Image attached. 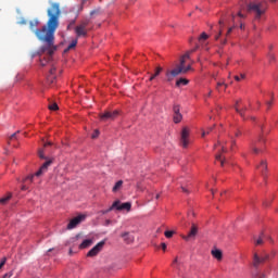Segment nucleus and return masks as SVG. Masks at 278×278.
I'll return each instance as SVG.
<instances>
[{"instance_id":"nucleus-1","label":"nucleus","mask_w":278,"mask_h":278,"mask_svg":"<svg viewBox=\"0 0 278 278\" xmlns=\"http://www.w3.org/2000/svg\"><path fill=\"white\" fill-rule=\"evenodd\" d=\"M48 22L42 28L35 30V35L41 42H46L40 49L41 53H49L53 55L58 51V46H55V31L60 27V15L62 11L60 10V3L53 2L48 9Z\"/></svg>"},{"instance_id":"nucleus-2","label":"nucleus","mask_w":278,"mask_h":278,"mask_svg":"<svg viewBox=\"0 0 278 278\" xmlns=\"http://www.w3.org/2000/svg\"><path fill=\"white\" fill-rule=\"evenodd\" d=\"M198 49L199 46H197L194 49L187 51L180 58V63L177 64L174 70L166 72L165 75L167 77V81H173V79H175V77H178V75H186L188 71H192V64H194V61H191V63H189L187 66L186 63L188 62V60H190V55H192V53H194V51H197Z\"/></svg>"},{"instance_id":"nucleus-3","label":"nucleus","mask_w":278,"mask_h":278,"mask_svg":"<svg viewBox=\"0 0 278 278\" xmlns=\"http://www.w3.org/2000/svg\"><path fill=\"white\" fill-rule=\"evenodd\" d=\"M53 164V160L49 159L47 160L39 168L38 172H36L34 175L27 176L24 180H23V185L21 190L25 191V190H29V184H34V178L35 177H40L41 175H45V173H47V170H49V166Z\"/></svg>"},{"instance_id":"nucleus-4","label":"nucleus","mask_w":278,"mask_h":278,"mask_svg":"<svg viewBox=\"0 0 278 278\" xmlns=\"http://www.w3.org/2000/svg\"><path fill=\"white\" fill-rule=\"evenodd\" d=\"M249 10L253 12L256 21H260L266 14V7L262 3H250Z\"/></svg>"},{"instance_id":"nucleus-5","label":"nucleus","mask_w":278,"mask_h":278,"mask_svg":"<svg viewBox=\"0 0 278 278\" xmlns=\"http://www.w3.org/2000/svg\"><path fill=\"white\" fill-rule=\"evenodd\" d=\"M218 147H220V149L218 150V153L215 155V160L217 162H220V166H225L227 160L225 159V156H223V153H227V148H225V146H220V142L215 144V149H218Z\"/></svg>"},{"instance_id":"nucleus-6","label":"nucleus","mask_w":278,"mask_h":278,"mask_svg":"<svg viewBox=\"0 0 278 278\" xmlns=\"http://www.w3.org/2000/svg\"><path fill=\"white\" fill-rule=\"evenodd\" d=\"M268 260H270V254L258 255L257 253H255L253 256V266L257 268L260 264H264V262H268Z\"/></svg>"},{"instance_id":"nucleus-7","label":"nucleus","mask_w":278,"mask_h":278,"mask_svg":"<svg viewBox=\"0 0 278 278\" xmlns=\"http://www.w3.org/2000/svg\"><path fill=\"white\" fill-rule=\"evenodd\" d=\"M190 128L184 127L180 136V142L184 149L188 148V144H190Z\"/></svg>"},{"instance_id":"nucleus-8","label":"nucleus","mask_w":278,"mask_h":278,"mask_svg":"<svg viewBox=\"0 0 278 278\" xmlns=\"http://www.w3.org/2000/svg\"><path fill=\"white\" fill-rule=\"evenodd\" d=\"M103 247H105V241H100L87 253V257H96V255H99V253H101Z\"/></svg>"},{"instance_id":"nucleus-9","label":"nucleus","mask_w":278,"mask_h":278,"mask_svg":"<svg viewBox=\"0 0 278 278\" xmlns=\"http://www.w3.org/2000/svg\"><path fill=\"white\" fill-rule=\"evenodd\" d=\"M84 220H86V215H78V216L72 218L70 220V223L67 224V229H75V227H77V225H80L81 223H84Z\"/></svg>"},{"instance_id":"nucleus-10","label":"nucleus","mask_w":278,"mask_h":278,"mask_svg":"<svg viewBox=\"0 0 278 278\" xmlns=\"http://www.w3.org/2000/svg\"><path fill=\"white\" fill-rule=\"evenodd\" d=\"M242 18H244L242 11H239L237 15H233L232 16L233 27L240 26V29H242V26H243Z\"/></svg>"},{"instance_id":"nucleus-11","label":"nucleus","mask_w":278,"mask_h":278,"mask_svg":"<svg viewBox=\"0 0 278 278\" xmlns=\"http://www.w3.org/2000/svg\"><path fill=\"white\" fill-rule=\"evenodd\" d=\"M76 38H86L88 36V28L77 25L75 27Z\"/></svg>"},{"instance_id":"nucleus-12","label":"nucleus","mask_w":278,"mask_h":278,"mask_svg":"<svg viewBox=\"0 0 278 278\" xmlns=\"http://www.w3.org/2000/svg\"><path fill=\"white\" fill-rule=\"evenodd\" d=\"M118 116V111H114V112H105L103 114L100 115L101 121H110V119H114L115 117Z\"/></svg>"},{"instance_id":"nucleus-13","label":"nucleus","mask_w":278,"mask_h":278,"mask_svg":"<svg viewBox=\"0 0 278 278\" xmlns=\"http://www.w3.org/2000/svg\"><path fill=\"white\" fill-rule=\"evenodd\" d=\"M197 233H199V228L197 227V225L192 224L191 230L189 231V233L187 236H182V238L184 240H190L192 238H195Z\"/></svg>"},{"instance_id":"nucleus-14","label":"nucleus","mask_w":278,"mask_h":278,"mask_svg":"<svg viewBox=\"0 0 278 278\" xmlns=\"http://www.w3.org/2000/svg\"><path fill=\"white\" fill-rule=\"evenodd\" d=\"M257 170H260L263 177H266V170H268V164L266 161H261L260 165H257Z\"/></svg>"},{"instance_id":"nucleus-15","label":"nucleus","mask_w":278,"mask_h":278,"mask_svg":"<svg viewBox=\"0 0 278 278\" xmlns=\"http://www.w3.org/2000/svg\"><path fill=\"white\" fill-rule=\"evenodd\" d=\"M55 71H56V67L54 65H52V67L50 68L48 78H47L49 84H53V81H55Z\"/></svg>"},{"instance_id":"nucleus-16","label":"nucleus","mask_w":278,"mask_h":278,"mask_svg":"<svg viewBox=\"0 0 278 278\" xmlns=\"http://www.w3.org/2000/svg\"><path fill=\"white\" fill-rule=\"evenodd\" d=\"M212 256L217 260V262H220L223 260V251L215 249L211 251Z\"/></svg>"},{"instance_id":"nucleus-17","label":"nucleus","mask_w":278,"mask_h":278,"mask_svg":"<svg viewBox=\"0 0 278 278\" xmlns=\"http://www.w3.org/2000/svg\"><path fill=\"white\" fill-rule=\"evenodd\" d=\"M224 27H225V24L223 23V21H219L217 31H215V37H214L215 40H218V38H220V36L223 35Z\"/></svg>"},{"instance_id":"nucleus-18","label":"nucleus","mask_w":278,"mask_h":278,"mask_svg":"<svg viewBox=\"0 0 278 278\" xmlns=\"http://www.w3.org/2000/svg\"><path fill=\"white\" fill-rule=\"evenodd\" d=\"M38 25H40V21H38L37 18L29 22V28H30L31 31H34L35 34H36V30L38 29V28H37Z\"/></svg>"},{"instance_id":"nucleus-19","label":"nucleus","mask_w":278,"mask_h":278,"mask_svg":"<svg viewBox=\"0 0 278 278\" xmlns=\"http://www.w3.org/2000/svg\"><path fill=\"white\" fill-rule=\"evenodd\" d=\"M94 241L92 239H86L81 242V244L79 245V249H88V247H92V243Z\"/></svg>"},{"instance_id":"nucleus-20","label":"nucleus","mask_w":278,"mask_h":278,"mask_svg":"<svg viewBox=\"0 0 278 278\" xmlns=\"http://www.w3.org/2000/svg\"><path fill=\"white\" fill-rule=\"evenodd\" d=\"M121 207V201H115L109 210L104 211L103 214H108V212H112V210H118Z\"/></svg>"},{"instance_id":"nucleus-21","label":"nucleus","mask_w":278,"mask_h":278,"mask_svg":"<svg viewBox=\"0 0 278 278\" xmlns=\"http://www.w3.org/2000/svg\"><path fill=\"white\" fill-rule=\"evenodd\" d=\"M188 84H190V80H189V79H186V78H179V79L176 81L177 88H179L180 86H188Z\"/></svg>"},{"instance_id":"nucleus-22","label":"nucleus","mask_w":278,"mask_h":278,"mask_svg":"<svg viewBox=\"0 0 278 278\" xmlns=\"http://www.w3.org/2000/svg\"><path fill=\"white\" fill-rule=\"evenodd\" d=\"M162 71H163L162 66H157L155 68V73L152 76H150L149 81H153L155 77L160 76V73H162Z\"/></svg>"},{"instance_id":"nucleus-23","label":"nucleus","mask_w":278,"mask_h":278,"mask_svg":"<svg viewBox=\"0 0 278 278\" xmlns=\"http://www.w3.org/2000/svg\"><path fill=\"white\" fill-rule=\"evenodd\" d=\"M122 238H124L125 242H134V237H131V235H129V232H124L122 233Z\"/></svg>"},{"instance_id":"nucleus-24","label":"nucleus","mask_w":278,"mask_h":278,"mask_svg":"<svg viewBox=\"0 0 278 278\" xmlns=\"http://www.w3.org/2000/svg\"><path fill=\"white\" fill-rule=\"evenodd\" d=\"M118 210H127V212H129V210H131V203L129 202H125L123 204L119 205V207H117Z\"/></svg>"},{"instance_id":"nucleus-25","label":"nucleus","mask_w":278,"mask_h":278,"mask_svg":"<svg viewBox=\"0 0 278 278\" xmlns=\"http://www.w3.org/2000/svg\"><path fill=\"white\" fill-rule=\"evenodd\" d=\"M121 188H123V180H118L115 186L113 187L112 191L113 192H118V190H121Z\"/></svg>"},{"instance_id":"nucleus-26","label":"nucleus","mask_w":278,"mask_h":278,"mask_svg":"<svg viewBox=\"0 0 278 278\" xmlns=\"http://www.w3.org/2000/svg\"><path fill=\"white\" fill-rule=\"evenodd\" d=\"M77 47V38L72 40V42L68 45L67 49H65V53L67 51H71V49H75Z\"/></svg>"},{"instance_id":"nucleus-27","label":"nucleus","mask_w":278,"mask_h":278,"mask_svg":"<svg viewBox=\"0 0 278 278\" xmlns=\"http://www.w3.org/2000/svg\"><path fill=\"white\" fill-rule=\"evenodd\" d=\"M47 54L49 55L48 59L40 60V66H45L46 64H49V62L51 61L53 54L50 55L49 52H47Z\"/></svg>"},{"instance_id":"nucleus-28","label":"nucleus","mask_w":278,"mask_h":278,"mask_svg":"<svg viewBox=\"0 0 278 278\" xmlns=\"http://www.w3.org/2000/svg\"><path fill=\"white\" fill-rule=\"evenodd\" d=\"M173 118H174V123L178 124L180 121L184 119V115H181V113L174 114Z\"/></svg>"},{"instance_id":"nucleus-29","label":"nucleus","mask_w":278,"mask_h":278,"mask_svg":"<svg viewBox=\"0 0 278 278\" xmlns=\"http://www.w3.org/2000/svg\"><path fill=\"white\" fill-rule=\"evenodd\" d=\"M10 199H12V194H9V195H5V197L1 198L0 199V204L5 205V203H8Z\"/></svg>"},{"instance_id":"nucleus-30","label":"nucleus","mask_w":278,"mask_h":278,"mask_svg":"<svg viewBox=\"0 0 278 278\" xmlns=\"http://www.w3.org/2000/svg\"><path fill=\"white\" fill-rule=\"evenodd\" d=\"M78 25H80V27H85V29H88V25H90V20H84Z\"/></svg>"},{"instance_id":"nucleus-31","label":"nucleus","mask_w":278,"mask_h":278,"mask_svg":"<svg viewBox=\"0 0 278 278\" xmlns=\"http://www.w3.org/2000/svg\"><path fill=\"white\" fill-rule=\"evenodd\" d=\"M252 151L253 153H255L256 155L258 153H262V149H260V143H257L256 146L252 147Z\"/></svg>"},{"instance_id":"nucleus-32","label":"nucleus","mask_w":278,"mask_h":278,"mask_svg":"<svg viewBox=\"0 0 278 278\" xmlns=\"http://www.w3.org/2000/svg\"><path fill=\"white\" fill-rule=\"evenodd\" d=\"M254 244L256 247H260L261 244H264V238L258 237L257 239H254Z\"/></svg>"},{"instance_id":"nucleus-33","label":"nucleus","mask_w":278,"mask_h":278,"mask_svg":"<svg viewBox=\"0 0 278 278\" xmlns=\"http://www.w3.org/2000/svg\"><path fill=\"white\" fill-rule=\"evenodd\" d=\"M49 110H51L52 112H56V110H60V108L58 106V103H52L48 105Z\"/></svg>"},{"instance_id":"nucleus-34","label":"nucleus","mask_w":278,"mask_h":278,"mask_svg":"<svg viewBox=\"0 0 278 278\" xmlns=\"http://www.w3.org/2000/svg\"><path fill=\"white\" fill-rule=\"evenodd\" d=\"M223 86H225V80L217 81V85H216L217 92H220V88H223Z\"/></svg>"},{"instance_id":"nucleus-35","label":"nucleus","mask_w":278,"mask_h":278,"mask_svg":"<svg viewBox=\"0 0 278 278\" xmlns=\"http://www.w3.org/2000/svg\"><path fill=\"white\" fill-rule=\"evenodd\" d=\"M240 103H242V101H237L235 109H236V112H238V114L242 116V111H240Z\"/></svg>"},{"instance_id":"nucleus-36","label":"nucleus","mask_w":278,"mask_h":278,"mask_svg":"<svg viewBox=\"0 0 278 278\" xmlns=\"http://www.w3.org/2000/svg\"><path fill=\"white\" fill-rule=\"evenodd\" d=\"M214 130V126L213 127H208L207 130H203L202 131V138H205V136H207L211 131Z\"/></svg>"},{"instance_id":"nucleus-37","label":"nucleus","mask_w":278,"mask_h":278,"mask_svg":"<svg viewBox=\"0 0 278 278\" xmlns=\"http://www.w3.org/2000/svg\"><path fill=\"white\" fill-rule=\"evenodd\" d=\"M173 112H174V114H181L180 108H179L178 104H175V105L173 106Z\"/></svg>"},{"instance_id":"nucleus-38","label":"nucleus","mask_w":278,"mask_h":278,"mask_svg":"<svg viewBox=\"0 0 278 278\" xmlns=\"http://www.w3.org/2000/svg\"><path fill=\"white\" fill-rule=\"evenodd\" d=\"M38 156L40 157V160H47V156H45V150H39Z\"/></svg>"},{"instance_id":"nucleus-39","label":"nucleus","mask_w":278,"mask_h":278,"mask_svg":"<svg viewBox=\"0 0 278 278\" xmlns=\"http://www.w3.org/2000/svg\"><path fill=\"white\" fill-rule=\"evenodd\" d=\"M164 235H165V238H170L172 236H175V231L166 230Z\"/></svg>"},{"instance_id":"nucleus-40","label":"nucleus","mask_w":278,"mask_h":278,"mask_svg":"<svg viewBox=\"0 0 278 278\" xmlns=\"http://www.w3.org/2000/svg\"><path fill=\"white\" fill-rule=\"evenodd\" d=\"M207 38H210V36L206 33H202L199 40L201 42V40H207Z\"/></svg>"},{"instance_id":"nucleus-41","label":"nucleus","mask_w":278,"mask_h":278,"mask_svg":"<svg viewBox=\"0 0 278 278\" xmlns=\"http://www.w3.org/2000/svg\"><path fill=\"white\" fill-rule=\"evenodd\" d=\"M14 275V271H9L7 274H4L1 278H12Z\"/></svg>"},{"instance_id":"nucleus-42","label":"nucleus","mask_w":278,"mask_h":278,"mask_svg":"<svg viewBox=\"0 0 278 278\" xmlns=\"http://www.w3.org/2000/svg\"><path fill=\"white\" fill-rule=\"evenodd\" d=\"M8 262V258L7 257H2L1 258V262H0V269L5 266V263Z\"/></svg>"},{"instance_id":"nucleus-43","label":"nucleus","mask_w":278,"mask_h":278,"mask_svg":"<svg viewBox=\"0 0 278 278\" xmlns=\"http://www.w3.org/2000/svg\"><path fill=\"white\" fill-rule=\"evenodd\" d=\"M101 10L96 9L93 11L90 12V16H94V14H100Z\"/></svg>"},{"instance_id":"nucleus-44","label":"nucleus","mask_w":278,"mask_h":278,"mask_svg":"<svg viewBox=\"0 0 278 278\" xmlns=\"http://www.w3.org/2000/svg\"><path fill=\"white\" fill-rule=\"evenodd\" d=\"M91 138H99V130H94V132L91 135Z\"/></svg>"},{"instance_id":"nucleus-45","label":"nucleus","mask_w":278,"mask_h":278,"mask_svg":"<svg viewBox=\"0 0 278 278\" xmlns=\"http://www.w3.org/2000/svg\"><path fill=\"white\" fill-rule=\"evenodd\" d=\"M73 25H75V20H73L70 25L67 26V29H71V27H73Z\"/></svg>"},{"instance_id":"nucleus-46","label":"nucleus","mask_w":278,"mask_h":278,"mask_svg":"<svg viewBox=\"0 0 278 278\" xmlns=\"http://www.w3.org/2000/svg\"><path fill=\"white\" fill-rule=\"evenodd\" d=\"M161 249H162L163 251H166V243H161Z\"/></svg>"},{"instance_id":"nucleus-47","label":"nucleus","mask_w":278,"mask_h":278,"mask_svg":"<svg viewBox=\"0 0 278 278\" xmlns=\"http://www.w3.org/2000/svg\"><path fill=\"white\" fill-rule=\"evenodd\" d=\"M266 105H267V108H270V105H273V101H267Z\"/></svg>"},{"instance_id":"nucleus-48","label":"nucleus","mask_w":278,"mask_h":278,"mask_svg":"<svg viewBox=\"0 0 278 278\" xmlns=\"http://www.w3.org/2000/svg\"><path fill=\"white\" fill-rule=\"evenodd\" d=\"M233 30V28H229L226 33V36H229V34H231V31Z\"/></svg>"},{"instance_id":"nucleus-49","label":"nucleus","mask_w":278,"mask_h":278,"mask_svg":"<svg viewBox=\"0 0 278 278\" xmlns=\"http://www.w3.org/2000/svg\"><path fill=\"white\" fill-rule=\"evenodd\" d=\"M269 60H275V55L273 53L269 54Z\"/></svg>"},{"instance_id":"nucleus-50","label":"nucleus","mask_w":278,"mask_h":278,"mask_svg":"<svg viewBox=\"0 0 278 278\" xmlns=\"http://www.w3.org/2000/svg\"><path fill=\"white\" fill-rule=\"evenodd\" d=\"M14 138H16V132L11 135V140H14Z\"/></svg>"},{"instance_id":"nucleus-51","label":"nucleus","mask_w":278,"mask_h":278,"mask_svg":"<svg viewBox=\"0 0 278 278\" xmlns=\"http://www.w3.org/2000/svg\"><path fill=\"white\" fill-rule=\"evenodd\" d=\"M182 192H188V189L186 187H181Z\"/></svg>"},{"instance_id":"nucleus-52","label":"nucleus","mask_w":278,"mask_h":278,"mask_svg":"<svg viewBox=\"0 0 278 278\" xmlns=\"http://www.w3.org/2000/svg\"><path fill=\"white\" fill-rule=\"evenodd\" d=\"M269 204L270 202H264L265 207H268Z\"/></svg>"},{"instance_id":"nucleus-53","label":"nucleus","mask_w":278,"mask_h":278,"mask_svg":"<svg viewBox=\"0 0 278 278\" xmlns=\"http://www.w3.org/2000/svg\"><path fill=\"white\" fill-rule=\"evenodd\" d=\"M222 45H227V39L222 40Z\"/></svg>"},{"instance_id":"nucleus-54","label":"nucleus","mask_w":278,"mask_h":278,"mask_svg":"<svg viewBox=\"0 0 278 278\" xmlns=\"http://www.w3.org/2000/svg\"><path fill=\"white\" fill-rule=\"evenodd\" d=\"M236 81H240V76H235Z\"/></svg>"},{"instance_id":"nucleus-55","label":"nucleus","mask_w":278,"mask_h":278,"mask_svg":"<svg viewBox=\"0 0 278 278\" xmlns=\"http://www.w3.org/2000/svg\"><path fill=\"white\" fill-rule=\"evenodd\" d=\"M43 147H51V142H47V143H45V146Z\"/></svg>"},{"instance_id":"nucleus-56","label":"nucleus","mask_w":278,"mask_h":278,"mask_svg":"<svg viewBox=\"0 0 278 278\" xmlns=\"http://www.w3.org/2000/svg\"><path fill=\"white\" fill-rule=\"evenodd\" d=\"M228 86H229V85H227V84L225 83V85H224V90H227Z\"/></svg>"},{"instance_id":"nucleus-57","label":"nucleus","mask_w":278,"mask_h":278,"mask_svg":"<svg viewBox=\"0 0 278 278\" xmlns=\"http://www.w3.org/2000/svg\"><path fill=\"white\" fill-rule=\"evenodd\" d=\"M206 97H212V90L208 91V93L206 94Z\"/></svg>"},{"instance_id":"nucleus-58","label":"nucleus","mask_w":278,"mask_h":278,"mask_svg":"<svg viewBox=\"0 0 278 278\" xmlns=\"http://www.w3.org/2000/svg\"><path fill=\"white\" fill-rule=\"evenodd\" d=\"M110 223H112L110 219L105 220V225H110Z\"/></svg>"},{"instance_id":"nucleus-59","label":"nucleus","mask_w":278,"mask_h":278,"mask_svg":"<svg viewBox=\"0 0 278 278\" xmlns=\"http://www.w3.org/2000/svg\"><path fill=\"white\" fill-rule=\"evenodd\" d=\"M257 278H266V276H264V275H260Z\"/></svg>"},{"instance_id":"nucleus-60","label":"nucleus","mask_w":278,"mask_h":278,"mask_svg":"<svg viewBox=\"0 0 278 278\" xmlns=\"http://www.w3.org/2000/svg\"><path fill=\"white\" fill-rule=\"evenodd\" d=\"M173 264H177V257L174 260Z\"/></svg>"},{"instance_id":"nucleus-61","label":"nucleus","mask_w":278,"mask_h":278,"mask_svg":"<svg viewBox=\"0 0 278 278\" xmlns=\"http://www.w3.org/2000/svg\"><path fill=\"white\" fill-rule=\"evenodd\" d=\"M241 79H244V74H241Z\"/></svg>"},{"instance_id":"nucleus-62","label":"nucleus","mask_w":278,"mask_h":278,"mask_svg":"<svg viewBox=\"0 0 278 278\" xmlns=\"http://www.w3.org/2000/svg\"><path fill=\"white\" fill-rule=\"evenodd\" d=\"M155 199H160V194H156Z\"/></svg>"}]
</instances>
